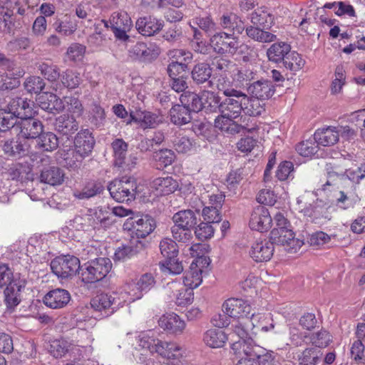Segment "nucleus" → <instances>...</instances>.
Here are the masks:
<instances>
[{
  "label": "nucleus",
  "instance_id": "obj_9",
  "mask_svg": "<svg viewBox=\"0 0 365 365\" xmlns=\"http://www.w3.org/2000/svg\"><path fill=\"white\" fill-rule=\"evenodd\" d=\"M124 230H127L137 238L145 239L155 228V220L150 215L131 217L123 224Z\"/></svg>",
  "mask_w": 365,
  "mask_h": 365
},
{
  "label": "nucleus",
  "instance_id": "obj_55",
  "mask_svg": "<svg viewBox=\"0 0 365 365\" xmlns=\"http://www.w3.org/2000/svg\"><path fill=\"white\" fill-rule=\"evenodd\" d=\"M192 22L209 35L212 34L216 29L215 23L211 16L207 13L195 16Z\"/></svg>",
  "mask_w": 365,
  "mask_h": 365
},
{
  "label": "nucleus",
  "instance_id": "obj_1",
  "mask_svg": "<svg viewBox=\"0 0 365 365\" xmlns=\"http://www.w3.org/2000/svg\"><path fill=\"white\" fill-rule=\"evenodd\" d=\"M243 97H227L222 101L220 114L215 119V127L227 134L240 133L244 126L236 121L242 118Z\"/></svg>",
  "mask_w": 365,
  "mask_h": 365
},
{
  "label": "nucleus",
  "instance_id": "obj_4",
  "mask_svg": "<svg viewBox=\"0 0 365 365\" xmlns=\"http://www.w3.org/2000/svg\"><path fill=\"white\" fill-rule=\"evenodd\" d=\"M126 292L101 293L90 301L91 309L95 314V318H105L116 312L126 302Z\"/></svg>",
  "mask_w": 365,
  "mask_h": 365
},
{
  "label": "nucleus",
  "instance_id": "obj_17",
  "mask_svg": "<svg viewBox=\"0 0 365 365\" xmlns=\"http://www.w3.org/2000/svg\"><path fill=\"white\" fill-rule=\"evenodd\" d=\"M251 306L242 299L231 298L226 300L222 304V312L232 318L240 319H248Z\"/></svg>",
  "mask_w": 365,
  "mask_h": 365
},
{
  "label": "nucleus",
  "instance_id": "obj_36",
  "mask_svg": "<svg viewBox=\"0 0 365 365\" xmlns=\"http://www.w3.org/2000/svg\"><path fill=\"white\" fill-rule=\"evenodd\" d=\"M337 128L329 126L318 129L314 135L315 141L323 146H331L339 140V133Z\"/></svg>",
  "mask_w": 365,
  "mask_h": 365
},
{
  "label": "nucleus",
  "instance_id": "obj_24",
  "mask_svg": "<svg viewBox=\"0 0 365 365\" xmlns=\"http://www.w3.org/2000/svg\"><path fill=\"white\" fill-rule=\"evenodd\" d=\"M36 101L42 110L50 113H58L65 108L63 101L52 93H43L38 97Z\"/></svg>",
  "mask_w": 365,
  "mask_h": 365
},
{
  "label": "nucleus",
  "instance_id": "obj_6",
  "mask_svg": "<svg viewBox=\"0 0 365 365\" xmlns=\"http://www.w3.org/2000/svg\"><path fill=\"white\" fill-rule=\"evenodd\" d=\"M111 268L112 263L109 258L98 257L83 264L78 274L83 283L92 284L104 279Z\"/></svg>",
  "mask_w": 365,
  "mask_h": 365
},
{
  "label": "nucleus",
  "instance_id": "obj_52",
  "mask_svg": "<svg viewBox=\"0 0 365 365\" xmlns=\"http://www.w3.org/2000/svg\"><path fill=\"white\" fill-rule=\"evenodd\" d=\"M203 340L210 347L219 348L223 346L227 340V336L222 330L210 329L205 333Z\"/></svg>",
  "mask_w": 365,
  "mask_h": 365
},
{
  "label": "nucleus",
  "instance_id": "obj_62",
  "mask_svg": "<svg viewBox=\"0 0 365 365\" xmlns=\"http://www.w3.org/2000/svg\"><path fill=\"white\" fill-rule=\"evenodd\" d=\"M158 339L148 334H142L136 338V349L149 351L153 354Z\"/></svg>",
  "mask_w": 365,
  "mask_h": 365
},
{
  "label": "nucleus",
  "instance_id": "obj_46",
  "mask_svg": "<svg viewBox=\"0 0 365 365\" xmlns=\"http://www.w3.org/2000/svg\"><path fill=\"white\" fill-rule=\"evenodd\" d=\"M199 263L192 262L190 264V270L186 272L183 276V284L192 289L197 288L202 282V268Z\"/></svg>",
  "mask_w": 365,
  "mask_h": 365
},
{
  "label": "nucleus",
  "instance_id": "obj_58",
  "mask_svg": "<svg viewBox=\"0 0 365 365\" xmlns=\"http://www.w3.org/2000/svg\"><path fill=\"white\" fill-rule=\"evenodd\" d=\"M322 351L316 348L306 349L299 358L301 365H316L322 357Z\"/></svg>",
  "mask_w": 365,
  "mask_h": 365
},
{
  "label": "nucleus",
  "instance_id": "obj_12",
  "mask_svg": "<svg viewBox=\"0 0 365 365\" xmlns=\"http://www.w3.org/2000/svg\"><path fill=\"white\" fill-rule=\"evenodd\" d=\"M160 53V48L155 45L148 46L143 42H137L128 50V56L133 60L143 63H150L156 59Z\"/></svg>",
  "mask_w": 365,
  "mask_h": 365
},
{
  "label": "nucleus",
  "instance_id": "obj_56",
  "mask_svg": "<svg viewBox=\"0 0 365 365\" xmlns=\"http://www.w3.org/2000/svg\"><path fill=\"white\" fill-rule=\"evenodd\" d=\"M153 158L157 163V168L160 170L173 163L175 159V154L172 150L165 148L155 152Z\"/></svg>",
  "mask_w": 365,
  "mask_h": 365
},
{
  "label": "nucleus",
  "instance_id": "obj_33",
  "mask_svg": "<svg viewBox=\"0 0 365 365\" xmlns=\"http://www.w3.org/2000/svg\"><path fill=\"white\" fill-rule=\"evenodd\" d=\"M248 19L252 24L266 29H270L274 24V15L265 7L256 9Z\"/></svg>",
  "mask_w": 365,
  "mask_h": 365
},
{
  "label": "nucleus",
  "instance_id": "obj_31",
  "mask_svg": "<svg viewBox=\"0 0 365 365\" xmlns=\"http://www.w3.org/2000/svg\"><path fill=\"white\" fill-rule=\"evenodd\" d=\"M246 320L250 324V331L253 335H256L258 331L267 332L274 328L273 319L264 314L254 313Z\"/></svg>",
  "mask_w": 365,
  "mask_h": 365
},
{
  "label": "nucleus",
  "instance_id": "obj_13",
  "mask_svg": "<svg viewBox=\"0 0 365 365\" xmlns=\"http://www.w3.org/2000/svg\"><path fill=\"white\" fill-rule=\"evenodd\" d=\"M17 120L34 115V102L26 98L16 97L10 100L6 106Z\"/></svg>",
  "mask_w": 365,
  "mask_h": 365
},
{
  "label": "nucleus",
  "instance_id": "obj_34",
  "mask_svg": "<svg viewBox=\"0 0 365 365\" xmlns=\"http://www.w3.org/2000/svg\"><path fill=\"white\" fill-rule=\"evenodd\" d=\"M31 147L26 140L9 139L4 142L3 150L9 156L21 157L26 155L30 151Z\"/></svg>",
  "mask_w": 365,
  "mask_h": 365
},
{
  "label": "nucleus",
  "instance_id": "obj_3",
  "mask_svg": "<svg viewBox=\"0 0 365 365\" xmlns=\"http://www.w3.org/2000/svg\"><path fill=\"white\" fill-rule=\"evenodd\" d=\"M235 351L239 358L236 365H274V356L260 346H255L250 342L238 343L234 346Z\"/></svg>",
  "mask_w": 365,
  "mask_h": 365
},
{
  "label": "nucleus",
  "instance_id": "obj_37",
  "mask_svg": "<svg viewBox=\"0 0 365 365\" xmlns=\"http://www.w3.org/2000/svg\"><path fill=\"white\" fill-rule=\"evenodd\" d=\"M202 109L205 113H217L221 106V98L217 93L210 91L201 92Z\"/></svg>",
  "mask_w": 365,
  "mask_h": 365
},
{
  "label": "nucleus",
  "instance_id": "obj_45",
  "mask_svg": "<svg viewBox=\"0 0 365 365\" xmlns=\"http://www.w3.org/2000/svg\"><path fill=\"white\" fill-rule=\"evenodd\" d=\"M104 190L102 184H79L73 190V196L78 200H88L101 194Z\"/></svg>",
  "mask_w": 365,
  "mask_h": 365
},
{
  "label": "nucleus",
  "instance_id": "obj_53",
  "mask_svg": "<svg viewBox=\"0 0 365 365\" xmlns=\"http://www.w3.org/2000/svg\"><path fill=\"white\" fill-rule=\"evenodd\" d=\"M114 153V165L120 168L125 163L128 145L122 138H116L111 143Z\"/></svg>",
  "mask_w": 365,
  "mask_h": 365
},
{
  "label": "nucleus",
  "instance_id": "obj_50",
  "mask_svg": "<svg viewBox=\"0 0 365 365\" xmlns=\"http://www.w3.org/2000/svg\"><path fill=\"white\" fill-rule=\"evenodd\" d=\"M247 99H243V112L250 116H259L264 112V103L261 99L249 97L246 94Z\"/></svg>",
  "mask_w": 365,
  "mask_h": 365
},
{
  "label": "nucleus",
  "instance_id": "obj_32",
  "mask_svg": "<svg viewBox=\"0 0 365 365\" xmlns=\"http://www.w3.org/2000/svg\"><path fill=\"white\" fill-rule=\"evenodd\" d=\"M220 25L224 29L232 32L231 34L236 36L242 34L245 29L243 20L232 12L224 14L221 16Z\"/></svg>",
  "mask_w": 365,
  "mask_h": 365
},
{
  "label": "nucleus",
  "instance_id": "obj_19",
  "mask_svg": "<svg viewBox=\"0 0 365 365\" xmlns=\"http://www.w3.org/2000/svg\"><path fill=\"white\" fill-rule=\"evenodd\" d=\"M274 250V244L272 240H257L252 243L250 255L257 262H267L273 256Z\"/></svg>",
  "mask_w": 365,
  "mask_h": 365
},
{
  "label": "nucleus",
  "instance_id": "obj_59",
  "mask_svg": "<svg viewBox=\"0 0 365 365\" xmlns=\"http://www.w3.org/2000/svg\"><path fill=\"white\" fill-rule=\"evenodd\" d=\"M159 248L165 259H173L178 257V248L176 242L170 238L165 237L160 242Z\"/></svg>",
  "mask_w": 365,
  "mask_h": 365
},
{
  "label": "nucleus",
  "instance_id": "obj_8",
  "mask_svg": "<svg viewBox=\"0 0 365 365\" xmlns=\"http://www.w3.org/2000/svg\"><path fill=\"white\" fill-rule=\"evenodd\" d=\"M53 273L59 278L68 279L81 272L80 260L73 255H61L54 258L50 264Z\"/></svg>",
  "mask_w": 365,
  "mask_h": 365
},
{
  "label": "nucleus",
  "instance_id": "obj_15",
  "mask_svg": "<svg viewBox=\"0 0 365 365\" xmlns=\"http://www.w3.org/2000/svg\"><path fill=\"white\" fill-rule=\"evenodd\" d=\"M247 93L252 98L265 101L275 93V86L268 79L261 78L247 83Z\"/></svg>",
  "mask_w": 365,
  "mask_h": 365
},
{
  "label": "nucleus",
  "instance_id": "obj_11",
  "mask_svg": "<svg viewBox=\"0 0 365 365\" xmlns=\"http://www.w3.org/2000/svg\"><path fill=\"white\" fill-rule=\"evenodd\" d=\"M210 46L217 53H233L237 49V36L225 32L217 33L210 38Z\"/></svg>",
  "mask_w": 365,
  "mask_h": 365
},
{
  "label": "nucleus",
  "instance_id": "obj_57",
  "mask_svg": "<svg viewBox=\"0 0 365 365\" xmlns=\"http://www.w3.org/2000/svg\"><path fill=\"white\" fill-rule=\"evenodd\" d=\"M155 284V279L151 273H145L140 276L135 283V287L140 292L136 299H140L143 294L149 292Z\"/></svg>",
  "mask_w": 365,
  "mask_h": 365
},
{
  "label": "nucleus",
  "instance_id": "obj_18",
  "mask_svg": "<svg viewBox=\"0 0 365 365\" xmlns=\"http://www.w3.org/2000/svg\"><path fill=\"white\" fill-rule=\"evenodd\" d=\"M132 122L137 123L143 129L154 128L163 122V118L150 111L136 110L130 112L127 123Z\"/></svg>",
  "mask_w": 365,
  "mask_h": 365
},
{
  "label": "nucleus",
  "instance_id": "obj_48",
  "mask_svg": "<svg viewBox=\"0 0 365 365\" xmlns=\"http://www.w3.org/2000/svg\"><path fill=\"white\" fill-rule=\"evenodd\" d=\"M174 226H179L191 230L197 224V217L191 210L179 211L173 217Z\"/></svg>",
  "mask_w": 365,
  "mask_h": 365
},
{
  "label": "nucleus",
  "instance_id": "obj_54",
  "mask_svg": "<svg viewBox=\"0 0 365 365\" xmlns=\"http://www.w3.org/2000/svg\"><path fill=\"white\" fill-rule=\"evenodd\" d=\"M217 88L220 92H222L226 97H243L247 99L246 93L238 91L232 87V81L225 76H221L217 83Z\"/></svg>",
  "mask_w": 365,
  "mask_h": 365
},
{
  "label": "nucleus",
  "instance_id": "obj_20",
  "mask_svg": "<svg viewBox=\"0 0 365 365\" xmlns=\"http://www.w3.org/2000/svg\"><path fill=\"white\" fill-rule=\"evenodd\" d=\"M24 288V283L18 279L5 287L4 302L8 310L13 311L20 304L21 292Z\"/></svg>",
  "mask_w": 365,
  "mask_h": 365
},
{
  "label": "nucleus",
  "instance_id": "obj_21",
  "mask_svg": "<svg viewBox=\"0 0 365 365\" xmlns=\"http://www.w3.org/2000/svg\"><path fill=\"white\" fill-rule=\"evenodd\" d=\"M53 126L57 133L69 139L78 130L79 123L73 115L62 114L56 118Z\"/></svg>",
  "mask_w": 365,
  "mask_h": 365
},
{
  "label": "nucleus",
  "instance_id": "obj_42",
  "mask_svg": "<svg viewBox=\"0 0 365 365\" xmlns=\"http://www.w3.org/2000/svg\"><path fill=\"white\" fill-rule=\"evenodd\" d=\"M68 174L69 171L66 173L58 167H48L41 171V182H63L65 180H71Z\"/></svg>",
  "mask_w": 365,
  "mask_h": 365
},
{
  "label": "nucleus",
  "instance_id": "obj_27",
  "mask_svg": "<svg viewBox=\"0 0 365 365\" xmlns=\"http://www.w3.org/2000/svg\"><path fill=\"white\" fill-rule=\"evenodd\" d=\"M154 354L168 359H178L182 356V347L174 341H166L158 339Z\"/></svg>",
  "mask_w": 365,
  "mask_h": 365
},
{
  "label": "nucleus",
  "instance_id": "obj_5",
  "mask_svg": "<svg viewBox=\"0 0 365 365\" xmlns=\"http://www.w3.org/2000/svg\"><path fill=\"white\" fill-rule=\"evenodd\" d=\"M108 212L103 207L90 208L83 215H77L73 220V226L77 230L88 231L100 230L109 225Z\"/></svg>",
  "mask_w": 365,
  "mask_h": 365
},
{
  "label": "nucleus",
  "instance_id": "obj_63",
  "mask_svg": "<svg viewBox=\"0 0 365 365\" xmlns=\"http://www.w3.org/2000/svg\"><path fill=\"white\" fill-rule=\"evenodd\" d=\"M194 299L193 289L185 287H180L175 294V304L178 306H186L192 302Z\"/></svg>",
  "mask_w": 365,
  "mask_h": 365
},
{
  "label": "nucleus",
  "instance_id": "obj_26",
  "mask_svg": "<svg viewBox=\"0 0 365 365\" xmlns=\"http://www.w3.org/2000/svg\"><path fill=\"white\" fill-rule=\"evenodd\" d=\"M158 325L173 334H180L185 328V322L173 312L163 314L158 320Z\"/></svg>",
  "mask_w": 365,
  "mask_h": 365
},
{
  "label": "nucleus",
  "instance_id": "obj_29",
  "mask_svg": "<svg viewBox=\"0 0 365 365\" xmlns=\"http://www.w3.org/2000/svg\"><path fill=\"white\" fill-rule=\"evenodd\" d=\"M165 184H139L140 191L143 192L142 197L144 198H152L168 195L178 189V184H170L169 186H163Z\"/></svg>",
  "mask_w": 365,
  "mask_h": 365
},
{
  "label": "nucleus",
  "instance_id": "obj_49",
  "mask_svg": "<svg viewBox=\"0 0 365 365\" xmlns=\"http://www.w3.org/2000/svg\"><path fill=\"white\" fill-rule=\"evenodd\" d=\"M180 101L191 112L197 113L202 109L201 93L199 95L190 91H185L180 96Z\"/></svg>",
  "mask_w": 365,
  "mask_h": 365
},
{
  "label": "nucleus",
  "instance_id": "obj_2",
  "mask_svg": "<svg viewBox=\"0 0 365 365\" xmlns=\"http://www.w3.org/2000/svg\"><path fill=\"white\" fill-rule=\"evenodd\" d=\"M95 145L96 139L90 129L79 130L73 139L74 148L65 146L60 150L64 165L71 168L78 167L85 158L91 154Z\"/></svg>",
  "mask_w": 365,
  "mask_h": 365
},
{
  "label": "nucleus",
  "instance_id": "obj_51",
  "mask_svg": "<svg viewBox=\"0 0 365 365\" xmlns=\"http://www.w3.org/2000/svg\"><path fill=\"white\" fill-rule=\"evenodd\" d=\"M88 119L92 128L101 130L106 123V113L98 104L93 103L88 112Z\"/></svg>",
  "mask_w": 365,
  "mask_h": 365
},
{
  "label": "nucleus",
  "instance_id": "obj_10",
  "mask_svg": "<svg viewBox=\"0 0 365 365\" xmlns=\"http://www.w3.org/2000/svg\"><path fill=\"white\" fill-rule=\"evenodd\" d=\"M108 24L116 39L122 41L129 39L130 37L127 33L131 29L133 24L127 12L123 11L113 12L110 17Z\"/></svg>",
  "mask_w": 365,
  "mask_h": 365
},
{
  "label": "nucleus",
  "instance_id": "obj_47",
  "mask_svg": "<svg viewBox=\"0 0 365 365\" xmlns=\"http://www.w3.org/2000/svg\"><path fill=\"white\" fill-rule=\"evenodd\" d=\"M191 111L184 106L175 105L170 110V118L173 123L177 125H182L190 122Z\"/></svg>",
  "mask_w": 365,
  "mask_h": 365
},
{
  "label": "nucleus",
  "instance_id": "obj_44",
  "mask_svg": "<svg viewBox=\"0 0 365 365\" xmlns=\"http://www.w3.org/2000/svg\"><path fill=\"white\" fill-rule=\"evenodd\" d=\"M25 74V71L22 68H19L11 74L4 73L1 75L0 91H11L18 88L20 86L19 78Z\"/></svg>",
  "mask_w": 365,
  "mask_h": 365
},
{
  "label": "nucleus",
  "instance_id": "obj_64",
  "mask_svg": "<svg viewBox=\"0 0 365 365\" xmlns=\"http://www.w3.org/2000/svg\"><path fill=\"white\" fill-rule=\"evenodd\" d=\"M41 74L49 81H55L60 77L59 68L57 66L42 63L38 66Z\"/></svg>",
  "mask_w": 365,
  "mask_h": 365
},
{
  "label": "nucleus",
  "instance_id": "obj_61",
  "mask_svg": "<svg viewBox=\"0 0 365 365\" xmlns=\"http://www.w3.org/2000/svg\"><path fill=\"white\" fill-rule=\"evenodd\" d=\"M304 63V60L302 59L297 52L292 51L290 50L287 56L284 59L283 66L290 71H297L302 68Z\"/></svg>",
  "mask_w": 365,
  "mask_h": 365
},
{
  "label": "nucleus",
  "instance_id": "obj_25",
  "mask_svg": "<svg viewBox=\"0 0 365 365\" xmlns=\"http://www.w3.org/2000/svg\"><path fill=\"white\" fill-rule=\"evenodd\" d=\"M108 190L110 196L119 202L131 201L137 193L141 192L139 184L131 189L124 187L123 184H108Z\"/></svg>",
  "mask_w": 365,
  "mask_h": 365
},
{
  "label": "nucleus",
  "instance_id": "obj_60",
  "mask_svg": "<svg viewBox=\"0 0 365 365\" xmlns=\"http://www.w3.org/2000/svg\"><path fill=\"white\" fill-rule=\"evenodd\" d=\"M44 81L39 76H32L26 78L24 86L29 93L39 94L45 88Z\"/></svg>",
  "mask_w": 365,
  "mask_h": 365
},
{
  "label": "nucleus",
  "instance_id": "obj_38",
  "mask_svg": "<svg viewBox=\"0 0 365 365\" xmlns=\"http://www.w3.org/2000/svg\"><path fill=\"white\" fill-rule=\"evenodd\" d=\"M35 140V148L41 152H53L58 147V138L52 132L43 131Z\"/></svg>",
  "mask_w": 365,
  "mask_h": 365
},
{
  "label": "nucleus",
  "instance_id": "obj_40",
  "mask_svg": "<svg viewBox=\"0 0 365 365\" xmlns=\"http://www.w3.org/2000/svg\"><path fill=\"white\" fill-rule=\"evenodd\" d=\"M268 29L251 24L245 26V31L251 39L259 43H270L277 39V36L267 31Z\"/></svg>",
  "mask_w": 365,
  "mask_h": 365
},
{
  "label": "nucleus",
  "instance_id": "obj_39",
  "mask_svg": "<svg viewBox=\"0 0 365 365\" xmlns=\"http://www.w3.org/2000/svg\"><path fill=\"white\" fill-rule=\"evenodd\" d=\"M268 29L251 24L245 26V31L251 39L259 43H270L277 39V36L267 31Z\"/></svg>",
  "mask_w": 365,
  "mask_h": 365
},
{
  "label": "nucleus",
  "instance_id": "obj_28",
  "mask_svg": "<svg viewBox=\"0 0 365 365\" xmlns=\"http://www.w3.org/2000/svg\"><path fill=\"white\" fill-rule=\"evenodd\" d=\"M163 27V21L153 16H143L135 22V28L143 36H150L159 32Z\"/></svg>",
  "mask_w": 365,
  "mask_h": 365
},
{
  "label": "nucleus",
  "instance_id": "obj_30",
  "mask_svg": "<svg viewBox=\"0 0 365 365\" xmlns=\"http://www.w3.org/2000/svg\"><path fill=\"white\" fill-rule=\"evenodd\" d=\"M7 175L9 180H16L20 182H27L34 180L32 168L26 163H16L13 165L9 170Z\"/></svg>",
  "mask_w": 365,
  "mask_h": 365
},
{
  "label": "nucleus",
  "instance_id": "obj_23",
  "mask_svg": "<svg viewBox=\"0 0 365 365\" xmlns=\"http://www.w3.org/2000/svg\"><path fill=\"white\" fill-rule=\"evenodd\" d=\"M269 239L272 241L273 244L288 245L294 248L297 246L300 247L303 242L298 239H295L294 233L292 230L282 228H274L269 234Z\"/></svg>",
  "mask_w": 365,
  "mask_h": 365
},
{
  "label": "nucleus",
  "instance_id": "obj_14",
  "mask_svg": "<svg viewBox=\"0 0 365 365\" xmlns=\"http://www.w3.org/2000/svg\"><path fill=\"white\" fill-rule=\"evenodd\" d=\"M19 128V137L24 140H34L43 131V123L31 115L18 120L16 125Z\"/></svg>",
  "mask_w": 365,
  "mask_h": 365
},
{
  "label": "nucleus",
  "instance_id": "obj_16",
  "mask_svg": "<svg viewBox=\"0 0 365 365\" xmlns=\"http://www.w3.org/2000/svg\"><path fill=\"white\" fill-rule=\"evenodd\" d=\"M272 221L268 209L258 205L253 209L251 213L249 225L252 230L263 232L271 227Z\"/></svg>",
  "mask_w": 365,
  "mask_h": 365
},
{
  "label": "nucleus",
  "instance_id": "obj_43",
  "mask_svg": "<svg viewBox=\"0 0 365 365\" xmlns=\"http://www.w3.org/2000/svg\"><path fill=\"white\" fill-rule=\"evenodd\" d=\"M242 322L241 321L237 322V323L233 326L234 327V328H233L234 333H235L240 337V339L238 341L234 342L232 344V350L233 351V354L235 356V360L237 361V362H239V358L237 357V356L235 351V349H234L235 344H238V343L240 344L242 342H245L247 344H248V342H250V344L252 343L253 345L257 346L255 343L253 339L250 336H249L248 331L251 327L250 324H249V322L245 319H242Z\"/></svg>",
  "mask_w": 365,
  "mask_h": 365
},
{
  "label": "nucleus",
  "instance_id": "obj_35",
  "mask_svg": "<svg viewBox=\"0 0 365 365\" xmlns=\"http://www.w3.org/2000/svg\"><path fill=\"white\" fill-rule=\"evenodd\" d=\"M212 69L207 63H198L195 64L191 71V78L197 85H202L207 83L209 87L212 84L210 78L212 76Z\"/></svg>",
  "mask_w": 365,
  "mask_h": 365
},
{
  "label": "nucleus",
  "instance_id": "obj_41",
  "mask_svg": "<svg viewBox=\"0 0 365 365\" xmlns=\"http://www.w3.org/2000/svg\"><path fill=\"white\" fill-rule=\"evenodd\" d=\"M290 50L289 44L282 41L277 42L267 49V56L269 61L283 63Z\"/></svg>",
  "mask_w": 365,
  "mask_h": 365
},
{
  "label": "nucleus",
  "instance_id": "obj_22",
  "mask_svg": "<svg viewBox=\"0 0 365 365\" xmlns=\"http://www.w3.org/2000/svg\"><path fill=\"white\" fill-rule=\"evenodd\" d=\"M71 300L70 293L64 289H54L49 291L43 298L44 304L51 309H61Z\"/></svg>",
  "mask_w": 365,
  "mask_h": 365
},
{
  "label": "nucleus",
  "instance_id": "obj_7",
  "mask_svg": "<svg viewBox=\"0 0 365 365\" xmlns=\"http://www.w3.org/2000/svg\"><path fill=\"white\" fill-rule=\"evenodd\" d=\"M297 202L299 211L316 224H324L332 217L331 211L334 208L322 200H317L308 205H303L301 199H297Z\"/></svg>",
  "mask_w": 365,
  "mask_h": 365
}]
</instances>
